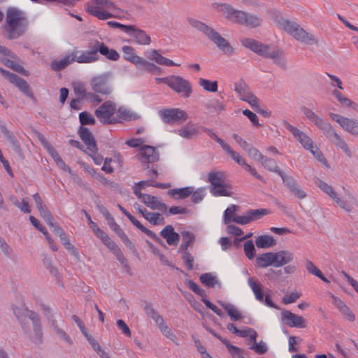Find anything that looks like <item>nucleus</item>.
I'll return each mask as SVG.
<instances>
[{
  "instance_id": "1",
  "label": "nucleus",
  "mask_w": 358,
  "mask_h": 358,
  "mask_svg": "<svg viewBox=\"0 0 358 358\" xmlns=\"http://www.w3.org/2000/svg\"><path fill=\"white\" fill-rule=\"evenodd\" d=\"M301 110L309 120L322 131L325 137L336 148L341 149L348 157H351L352 151L345 140L335 131L333 127L326 120L317 115L311 109L302 106Z\"/></svg>"
},
{
  "instance_id": "2",
  "label": "nucleus",
  "mask_w": 358,
  "mask_h": 358,
  "mask_svg": "<svg viewBox=\"0 0 358 358\" xmlns=\"http://www.w3.org/2000/svg\"><path fill=\"white\" fill-rule=\"evenodd\" d=\"M29 27V20L24 12L16 8H9L6 13V22L3 28L6 38L15 40L24 36Z\"/></svg>"
},
{
  "instance_id": "3",
  "label": "nucleus",
  "mask_w": 358,
  "mask_h": 358,
  "mask_svg": "<svg viewBox=\"0 0 358 358\" xmlns=\"http://www.w3.org/2000/svg\"><path fill=\"white\" fill-rule=\"evenodd\" d=\"M24 332L36 344L41 343L43 331L38 315L29 309L22 310V315L17 316Z\"/></svg>"
},
{
  "instance_id": "4",
  "label": "nucleus",
  "mask_w": 358,
  "mask_h": 358,
  "mask_svg": "<svg viewBox=\"0 0 358 358\" xmlns=\"http://www.w3.org/2000/svg\"><path fill=\"white\" fill-rule=\"evenodd\" d=\"M220 9L224 16L234 23L255 28L262 22V18L258 15L234 9L228 4H221Z\"/></svg>"
},
{
  "instance_id": "5",
  "label": "nucleus",
  "mask_w": 358,
  "mask_h": 358,
  "mask_svg": "<svg viewBox=\"0 0 358 358\" xmlns=\"http://www.w3.org/2000/svg\"><path fill=\"white\" fill-rule=\"evenodd\" d=\"M188 22L192 27L203 33L224 52L231 54L234 52V49L229 43L213 27L194 18H188Z\"/></svg>"
},
{
  "instance_id": "6",
  "label": "nucleus",
  "mask_w": 358,
  "mask_h": 358,
  "mask_svg": "<svg viewBox=\"0 0 358 358\" xmlns=\"http://www.w3.org/2000/svg\"><path fill=\"white\" fill-rule=\"evenodd\" d=\"M275 22L277 26L291 34L296 40L307 45L318 44L317 38L301 28L297 23L283 17L276 18Z\"/></svg>"
},
{
  "instance_id": "7",
  "label": "nucleus",
  "mask_w": 358,
  "mask_h": 358,
  "mask_svg": "<svg viewBox=\"0 0 358 358\" xmlns=\"http://www.w3.org/2000/svg\"><path fill=\"white\" fill-rule=\"evenodd\" d=\"M241 44L257 55L273 60L274 63L285 68L286 63L281 50L270 51V47L252 38H243L241 40Z\"/></svg>"
},
{
  "instance_id": "8",
  "label": "nucleus",
  "mask_w": 358,
  "mask_h": 358,
  "mask_svg": "<svg viewBox=\"0 0 358 358\" xmlns=\"http://www.w3.org/2000/svg\"><path fill=\"white\" fill-rule=\"evenodd\" d=\"M112 73L104 72L92 76L90 80L91 90L96 94L108 96L113 92Z\"/></svg>"
},
{
  "instance_id": "9",
  "label": "nucleus",
  "mask_w": 358,
  "mask_h": 358,
  "mask_svg": "<svg viewBox=\"0 0 358 358\" xmlns=\"http://www.w3.org/2000/svg\"><path fill=\"white\" fill-rule=\"evenodd\" d=\"M101 8L115 10L116 6L110 0H91L85 6L86 11L99 20H104L113 17L110 13L101 10Z\"/></svg>"
},
{
  "instance_id": "10",
  "label": "nucleus",
  "mask_w": 358,
  "mask_h": 358,
  "mask_svg": "<svg viewBox=\"0 0 358 358\" xmlns=\"http://www.w3.org/2000/svg\"><path fill=\"white\" fill-rule=\"evenodd\" d=\"M116 111V104L112 101H106L95 110L94 114L101 123L112 124L117 122L114 117Z\"/></svg>"
},
{
  "instance_id": "11",
  "label": "nucleus",
  "mask_w": 358,
  "mask_h": 358,
  "mask_svg": "<svg viewBox=\"0 0 358 358\" xmlns=\"http://www.w3.org/2000/svg\"><path fill=\"white\" fill-rule=\"evenodd\" d=\"M162 120L168 124H181L188 119L187 113L180 108H164L159 111Z\"/></svg>"
},
{
  "instance_id": "12",
  "label": "nucleus",
  "mask_w": 358,
  "mask_h": 358,
  "mask_svg": "<svg viewBox=\"0 0 358 358\" xmlns=\"http://www.w3.org/2000/svg\"><path fill=\"white\" fill-rule=\"evenodd\" d=\"M315 184L319 187L322 192L327 194L330 198H331L334 202L342 209L350 213L353 210V206L349 201L341 199L334 190L333 187L327 184L326 182L316 178Z\"/></svg>"
},
{
  "instance_id": "13",
  "label": "nucleus",
  "mask_w": 358,
  "mask_h": 358,
  "mask_svg": "<svg viewBox=\"0 0 358 358\" xmlns=\"http://www.w3.org/2000/svg\"><path fill=\"white\" fill-rule=\"evenodd\" d=\"M169 87L177 93L182 94L185 98H188L192 92V85L190 83L179 76H171Z\"/></svg>"
},
{
  "instance_id": "14",
  "label": "nucleus",
  "mask_w": 358,
  "mask_h": 358,
  "mask_svg": "<svg viewBox=\"0 0 358 358\" xmlns=\"http://www.w3.org/2000/svg\"><path fill=\"white\" fill-rule=\"evenodd\" d=\"M0 73L6 78L10 83L16 86L24 94L29 97H33V93L30 90L29 85L24 79L19 77L15 73L3 69L1 67H0Z\"/></svg>"
},
{
  "instance_id": "15",
  "label": "nucleus",
  "mask_w": 358,
  "mask_h": 358,
  "mask_svg": "<svg viewBox=\"0 0 358 358\" xmlns=\"http://www.w3.org/2000/svg\"><path fill=\"white\" fill-rule=\"evenodd\" d=\"M135 195L141 199L142 202L149 208L158 210L162 213H166L168 206L157 197L148 194H143L138 190H135Z\"/></svg>"
},
{
  "instance_id": "16",
  "label": "nucleus",
  "mask_w": 358,
  "mask_h": 358,
  "mask_svg": "<svg viewBox=\"0 0 358 358\" xmlns=\"http://www.w3.org/2000/svg\"><path fill=\"white\" fill-rule=\"evenodd\" d=\"M330 117L338 122L346 131L354 136H358V120L350 119L341 115L330 113Z\"/></svg>"
},
{
  "instance_id": "17",
  "label": "nucleus",
  "mask_w": 358,
  "mask_h": 358,
  "mask_svg": "<svg viewBox=\"0 0 358 358\" xmlns=\"http://www.w3.org/2000/svg\"><path fill=\"white\" fill-rule=\"evenodd\" d=\"M282 124L305 149L308 150L311 148H313V145L314 144L313 141L304 132L292 126L286 120H283Z\"/></svg>"
},
{
  "instance_id": "18",
  "label": "nucleus",
  "mask_w": 358,
  "mask_h": 358,
  "mask_svg": "<svg viewBox=\"0 0 358 358\" xmlns=\"http://www.w3.org/2000/svg\"><path fill=\"white\" fill-rule=\"evenodd\" d=\"M138 159L143 164L154 163L159 160V154L155 147L143 145L138 151Z\"/></svg>"
},
{
  "instance_id": "19",
  "label": "nucleus",
  "mask_w": 358,
  "mask_h": 358,
  "mask_svg": "<svg viewBox=\"0 0 358 358\" xmlns=\"http://www.w3.org/2000/svg\"><path fill=\"white\" fill-rule=\"evenodd\" d=\"M187 285L188 287L193 291L195 294L201 296H205L206 292L205 290L201 289L196 282H194L192 280H189L187 281ZM201 301L203 302V303L206 305V306L210 309L213 312H214L216 315H217L220 317H223L224 313L223 312L218 308L215 305H214L213 303H211L208 299L206 298L203 297Z\"/></svg>"
},
{
  "instance_id": "20",
  "label": "nucleus",
  "mask_w": 358,
  "mask_h": 358,
  "mask_svg": "<svg viewBox=\"0 0 358 358\" xmlns=\"http://www.w3.org/2000/svg\"><path fill=\"white\" fill-rule=\"evenodd\" d=\"M282 321L289 327L305 328L306 320L302 316L296 315L289 310H283L281 312Z\"/></svg>"
},
{
  "instance_id": "21",
  "label": "nucleus",
  "mask_w": 358,
  "mask_h": 358,
  "mask_svg": "<svg viewBox=\"0 0 358 358\" xmlns=\"http://www.w3.org/2000/svg\"><path fill=\"white\" fill-rule=\"evenodd\" d=\"M268 213L266 209H253L248 211L244 215H236L232 218V222L241 224H246L249 222L259 219L262 216Z\"/></svg>"
},
{
  "instance_id": "22",
  "label": "nucleus",
  "mask_w": 358,
  "mask_h": 358,
  "mask_svg": "<svg viewBox=\"0 0 358 358\" xmlns=\"http://www.w3.org/2000/svg\"><path fill=\"white\" fill-rule=\"evenodd\" d=\"M146 57L150 61L155 62L159 65L166 66H179L178 64L175 63L173 61L167 59L162 56L158 50L155 49H151L147 50L145 52Z\"/></svg>"
},
{
  "instance_id": "23",
  "label": "nucleus",
  "mask_w": 358,
  "mask_h": 358,
  "mask_svg": "<svg viewBox=\"0 0 358 358\" xmlns=\"http://www.w3.org/2000/svg\"><path fill=\"white\" fill-rule=\"evenodd\" d=\"M78 133L81 140L86 145L88 151H97L96 141L88 128L80 126Z\"/></svg>"
},
{
  "instance_id": "24",
  "label": "nucleus",
  "mask_w": 358,
  "mask_h": 358,
  "mask_svg": "<svg viewBox=\"0 0 358 358\" xmlns=\"http://www.w3.org/2000/svg\"><path fill=\"white\" fill-rule=\"evenodd\" d=\"M160 236L163 237L169 245H177L180 241L179 234L175 231L171 224H167L160 231Z\"/></svg>"
},
{
  "instance_id": "25",
  "label": "nucleus",
  "mask_w": 358,
  "mask_h": 358,
  "mask_svg": "<svg viewBox=\"0 0 358 358\" xmlns=\"http://www.w3.org/2000/svg\"><path fill=\"white\" fill-rule=\"evenodd\" d=\"M128 34L139 45H148L151 43V38L146 32L142 29H138L134 25H133V29H131L130 33H128Z\"/></svg>"
},
{
  "instance_id": "26",
  "label": "nucleus",
  "mask_w": 358,
  "mask_h": 358,
  "mask_svg": "<svg viewBox=\"0 0 358 358\" xmlns=\"http://www.w3.org/2000/svg\"><path fill=\"white\" fill-rule=\"evenodd\" d=\"M0 130L9 141L15 152L20 156L22 155V149L18 141L16 140L14 135L7 129L5 123L1 120H0Z\"/></svg>"
},
{
  "instance_id": "27",
  "label": "nucleus",
  "mask_w": 358,
  "mask_h": 358,
  "mask_svg": "<svg viewBox=\"0 0 358 358\" xmlns=\"http://www.w3.org/2000/svg\"><path fill=\"white\" fill-rule=\"evenodd\" d=\"M139 213L146 220L154 226L164 225L165 224L164 217L159 213L150 212L145 208L139 210Z\"/></svg>"
},
{
  "instance_id": "28",
  "label": "nucleus",
  "mask_w": 358,
  "mask_h": 358,
  "mask_svg": "<svg viewBox=\"0 0 358 358\" xmlns=\"http://www.w3.org/2000/svg\"><path fill=\"white\" fill-rule=\"evenodd\" d=\"M73 61L80 64H89L97 62L90 51L74 50L71 52Z\"/></svg>"
},
{
  "instance_id": "29",
  "label": "nucleus",
  "mask_w": 358,
  "mask_h": 358,
  "mask_svg": "<svg viewBox=\"0 0 358 358\" xmlns=\"http://www.w3.org/2000/svg\"><path fill=\"white\" fill-rule=\"evenodd\" d=\"M293 260V254L289 251L273 252V266L280 267Z\"/></svg>"
},
{
  "instance_id": "30",
  "label": "nucleus",
  "mask_w": 358,
  "mask_h": 358,
  "mask_svg": "<svg viewBox=\"0 0 358 358\" xmlns=\"http://www.w3.org/2000/svg\"><path fill=\"white\" fill-rule=\"evenodd\" d=\"M124 59L136 66L143 63V58L135 54L134 48L131 46L124 45L122 48Z\"/></svg>"
},
{
  "instance_id": "31",
  "label": "nucleus",
  "mask_w": 358,
  "mask_h": 358,
  "mask_svg": "<svg viewBox=\"0 0 358 358\" xmlns=\"http://www.w3.org/2000/svg\"><path fill=\"white\" fill-rule=\"evenodd\" d=\"M176 134L186 139H191L196 136L199 131L194 123L188 122L186 125L178 129Z\"/></svg>"
},
{
  "instance_id": "32",
  "label": "nucleus",
  "mask_w": 358,
  "mask_h": 358,
  "mask_svg": "<svg viewBox=\"0 0 358 358\" xmlns=\"http://www.w3.org/2000/svg\"><path fill=\"white\" fill-rule=\"evenodd\" d=\"M210 193L215 196H232L231 187L225 182L220 183L218 186L210 187Z\"/></svg>"
},
{
  "instance_id": "33",
  "label": "nucleus",
  "mask_w": 358,
  "mask_h": 358,
  "mask_svg": "<svg viewBox=\"0 0 358 358\" xmlns=\"http://www.w3.org/2000/svg\"><path fill=\"white\" fill-rule=\"evenodd\" d=\"M218 303L226 310L231 320L238 321L243 318L241 313L233 304L225 303L222 301H219Z\"/></svg>"
},
{
  "instance_id": "34",
  "label": "nucleus",
  "mask_w": 358,
  "mask_h": 358,
  "mask_svg": "<svg viewBox=\"0 0 358 358\" xmlns=\"http://www.w3.org/2000/svg\"><path fill=\"white\" fill-rule=\"evenodd\" d=\"M193 192V187H185L183 188H175L169 189L168 195L176 199H184L187 198Z\"/></svg>"
},
{
  "instance_id": "35",
  "label": "nucleus",
  "mask_w": 358,
  "mask_h": 358,
  "mask_svg": "<svg viewBox=\"0 0 358 358\" xmlns=\"http://www.w3.org/2000/svg\"><path fill=\"white\" fill-rule=\"evenodd\" d=\"M136 228H138L140 231H141L143 233L146 234L150 238L155 240L157 243H158L160 245H162L166 247L165 244L164 243L163 241L157 236V235L154 233L152 231L147 229L145 227H144L138 220H137L136 218L133 220L131 222Z\"/></svg>"
},
{
  "instance_id": "36",
  "label": "nucleus",
  "mask_w": 358,
  "mask_h": 358,
  "mask_svg": "<svg viewBox=\"0 0 358 358\" xmlns=\"http://www.w3.org/2000/svg\"><path fill=\"white\" fill-rule=\"evenodd\" d=\"M71 53L66 55L60 60H54L50 64L51 69L55 71H60L73 62Z\"/></svg>"
},
{
  "instance_id": "37",
  "label": "nucleus",
  "mask_w": 358,
  "mask_h": 358,
  "mask_svg": "<svg viewBox=\"0 0 358 358\" xmlns=\"http://www.w3.org/2000/svg\"><path fill=\"white\" fill-rule=\"evenodd\" d=\"M262 165L269 171L276 173L277 174H282V171L278 168L275 160L268 158L266 156L262 157L259 162Z\"/></svg>"
},
{
  "instance_id": "38",
  "label": "nucleus",
  "mask_w": 358,
  "mask_h": 358,
  "mask_svg": "<svg viewBox=\"0 0 358 358\" xmlns=\"http://www.w3.org/2000/svg\"><path fill=\"white\" fill-rule=\"evenodd\" d=\"M255 244L259 248H268L276 244L275 239L268 235H262L257 237Z\"/></svg>"
},
{
  "instance_id": "39",
  "label": "nucleus",
  "mask_w": 358,
  "mask_h": 358,
  "mask_svg": "<svg viewBox=\"0 0 358 358\" xmlns=\"http://www.w3.org/2000/svg\"><path fill=\"white\" fill-rule=\"evenodd\" d=\"M201 282L207 287L211 288L215 285L220 287V282L215 275L211 273H206L201 275L200 278Z\"/></svg>"
},
{
  "instance_id": "40",
  "label": "nucleus",
  "mask_w": 358,
  "mask_h": 358,
  "mask_svg": "<svg viewBox=\"0 0 358 358\" xmlns=\"http://www.w3.org/2000/svg\"><path fill=\"white\" fill-rule=\"evenodd\" d=\"M256 264L260 268L273 266V252L264 253L256 258Z\"/></svg>"
},
{
  "instance_id": "41",
  "label": "nucleus",
  "mask_w": 358,
  "mask_h": 358,
  "mask_svg": "<svg viewBox=\"0 0 358 358\" xmlns=\"http://www.w3.org/2000/svg\"><path fill=\"white\" fill-rule=\"evenodd\" d=\"M73 89L75 95L78 99H86L90 92L87 91L86 85L83 82L73 83Z\"/></svg>"
},
{
  "instance_id": "42",
  "label": "nucleus",
  "mask_w": 358,
  "mask_h": 358,
  "mask_svg": "<svg viewBox=\"0 0 358 358\" xmlns=\"http://www.w3.org/2000/svg\"><path fill=\"white\" fill-rule=\"evenodd\" d=\"M248 283L249 287L252 290L256 299L260 302H263L264 301V293L262 290L261 285L257 281H255L252 278H248Z\"/></svg>"
},
{
  "instance_id": "43",
  "label": "nucleus",
  "mask_w": 358,
  "mask_h": 358,
  "mask_svg": "<svg viewBox=\"0 0 358 358\" xmlns=\"http://www.w3.org/2000/svg\"><path fill=\"white\" fill-rule=\"evenodd\" d=\"M208 180L210 187H216L220 183L225 182V176L222 172L211 171L208 174Z\"/></svg>"
},
{
  "instance_id": "44",
  "label": "nucleus",
  "mask_w": 358,
  "mask_h": 358,
  "mask_svg": "<svg viewBox=\"0 0 358 358\" xmlns=\"http://www.w3.org/2000/svg\"><path fill=\"white\" fill-rule=\"evenodd\" d=\"M182 243L180 245V251H186L187 248L193 244L195 237L189 231H183L181 232Z\"/></svg>"
},
{
  "instance_id": "45",
  "label": "nucleus",
  "mask_w": 358,
  "mask_h": 358,
  "mask_svg": "<svg viewBox=\"0 0 358 358\" xmlns=\"http://www.w3.org/2000/svg\"><path fill=\"white\" fill-rule=\"evenodd\" d=\"M145 312L148 317H151L155 322L158 327L164 323V320L162 315H160L159 313L153 308L152 305H146L145 307Z\"/></svg>"
},
{
  "instance_id": "46",
  "label": "nucleus",
  "mask_w": 358,
  "mask_h": 358,
  "mask_svg": "<svg viewBox=\"0 0 358 358\" xmlns=\"http://www.w3.org/2000/svg\"><path fill=\"white\" fill-rule=\"evenodd\" d=\"M51 325L53 328L54 332L60 339L63 340L69 345H72L73 341L71 337L65 332L64 330L58 327L57 322L55 320L51 321Z\"/></svg>"
},
{
  "instance_id": "47",
  "label": "nucleus",
  "mask_w": 358,
  "mask_h": 358,
  "mask_svg": "<svg viewBox=\"0 0 358 358\" xmlns=\"http://www.w3.org/2000/svg\"><path fill=\"white\" fill-rule=\"evenodd\" d=\"M100 54L103 55L106 59L112 61H117L120 58V54L114 49H110L104 43L101 46Z\"/></svg>"
},
{
  "instance_id": "48",
  "label": "nucleus",
  "mask_w": 358,
  "mask_h": 358,
  "mask_svg": "<svg viewBox=\"0 0 358 358\" xmlns=\"http://www.w3.org/2000/svg\"><path fill=\"white\" fill-rule=\"evenodd\" d=\"M205 107L207 110L220 113L225 109L224 105L218 99H214L206 103Z\"/></svg>"
},
{
  "instance_id": "49",
  "label": "nucleus",
  "mask_w": 358,
  "mask_h": 358,
  "mask_svg": "<svg viewBox=\"0 0 358 358\" xmlns=\"http://www.w3.org/2000/svg\"><path fill=\"white\" fill-rule=\"evenodd\" d=\"M240 99L248 103L253 108H259V100L250 90L243 94Z\"/></svg>"
},
{
  "instance_id": "50",
  "label": "nucleus",
  "mask_w": 358,
  "mask_h": 358,
  "mask_svg": "<svg viewBox=\"0 0 358 358\" xmlns=\"http://www.w3.org/2000/svg\"><path fill=\"white\" fill-rule=\"evenodd\" d=\"M199 84L207 92H216L217 91V82L210 81L205 78H200L199 80Z\"/></svg>"
},
{
  "instance_id": "51",
  "label": "nucleus",
  "mask_w": 358,
  "mask_h": 358,
  "mask_svg": "<svg viewBox=\"0 0 358 358\" xmlns=\"http://www.w3.org/2000/svg\"><path fill=\"white\" fill-rule=\"evenodd\" d=\"M103 43L97 40H92L89 42L88 51L90 52L91 54L98 61L99 59V56L98 52H101V46H103Z\"/></svg>"
},
{
  "instance_id": "52",
  "label": "nucleus",
  "mask_w": 358,
  "mask_h": 358,
  "mask_svg": "<svg viewBox=\"0 0 358 358\" xmlns=\"http://www.w3.org/2000/svg\"><path fill=\"white\" fill-rule=\"evenodd\" d=\"M230 157L239 165L243 166L245 164V160L243 157H242L239 153L234 151L231 147L227 144L222 148Z\"/></svg>"
},
{
  "instance_id": "53",
  "label": "nucleus",
  "mask_w": 358,
  "mask_h": 358,
  "mask_svg": "<svg viewBox=\"0 0 358 358\" xmlns=\"http://www.w3.org/2000/svg\"><path fill=\"white\" fill-rule=\"evenodd\" d=\"M3 63L8 68H10L13 71L22 73L25 76L27 75L26 71L24 70V67L21 64L15 62V61L6 59L3 60Z\"/></svg>"
},
{
  "instance_id": "54",
  "label": "nucleus",
  "mask_w": 358,
  "mask_h": 358,
  "mask_svg": "<svg viewBox=\"0 0 358 358\" xmlns=\"http://www.w3.org/2000/svg\"><path fill=\"white\" fill-rule=\"evenodd\" d=\"M159 329H160L161 332L164 336L170 339L176 345H178L176 336L171 331V329L166 324L165 322L162 324L161 326H159Z\"/></svg>"
},
{
  "instance_id": "55",
  "label": "nucleus",
  "mask_w": 358,
  "mask_h": 358,
  "mask_svg": "<svg viewBox=\"0 0 358 358\" xmlns=\"http://www.w3.org/2000/svg\"><path fill=\"white\" fill-rule=\"evenodd\" d=\"M79 120L82 125H94L96 123L95 119L87 111L79 114Z\"/></svg>"
},
{
  "instance_id": "56",
  "label": "nucleus",
  "mask_w": 358,
  "mask_h": 358,
  "mask_svg": "<svg viewBox=\"0 0 358 358\" xmlns=\"http://www.w3.org/2000/svg\"><path fill=\"white\" fill-rule=\"evenodd\" d=\"M205 190L206 189L204 187H200L196 190H194V188L193 187V192L191 194L192 201L194 203H198L201 202L206 196Z\"/></svg>"
},
{
  "instance_id": "57",
  "label": "nucleus",
  "mask_w": 358,
  "mask_h": 358,
  "mask_svg": "<svg viewBox=\"0 0 358 358\" xmlns=\"http://www.w3.org/2000/svg\"><path fill=\"white\" fill-rule=\"evenodd\" d=\"M114 255L116 257L117 259L120 263L122 266L125 269V271L128 274L131 275V268L129 265L128 261L126 259V257L124 256V255L122 254L121 250H117V252H116L114 254Z\"/></svg>"
},
{
  "instance_id": "58",
  "label": "nucleus",
  "mask_w": 358,
  "mask_h": 358,
  "mask_svg": "<svg viewBox=\"0 0 358 358\" xmlns=\"http://www.w3.org/2000/svg\"><path fill=\"white\" fill-rule=\"evenodd\" d=\"M223 343L226 345L233 358H244L240 348L231 345L229 341H223Z\"/></svg>"
},
{
  "instance_id": "59",
  "label": "nucleus",
  "mask_w": 358,
  "mask_h": 358,
  "mask_svg": "<svg viewBox=\"0 0 358 358\" xmlns=\"http://www.w3.org/2000/svg\"><path fill=\"white\" fill-rule=\"evenodd\" d=\"M244 252L249 259H252L255 255V248L252 241H248L244 243Z\"/></svg>"
},
{
  "instance_id": "60",
  "label": "nucleus",
  "mask_w": 358,
  "mask_h": 358,
  "mask_svg": "<svg viewBox=\"0 0 358 358\" xmlns=\"http://www.w3.org/2000/svg\"><path fill=\"white\" fill-rule=\"evenodd\" d=\"M245 151L250 157L257 162H260L264 157V155L256 148L253 147L250 144L249 145V147L246 148Z\"/></svg>"
},
{
  "instance_id": "61",
  "label": "nucleus",
  "mask_w": 358,
  "mask_h": 358,
  "mask_svg": "<svg viewBox=\"0 0 358 358\" xmlns=\"http://www.w3.org/2000/svg\"><path fill=\"white\" fill-rule=\"evenodd\" d=\"M237 210V206L234 204L230 205L224 211V222L225 224L232 221V218L234 217V214Z\"/></svg>"
},
{
  "instance_id": "62",
  "label": "nucleus",
  "mask_w": 358,
  "mask_h": 358,
  "mask_svg": "<svg viewBox=\"0 0 358 358\" xmlns=\"http://www.w3.org/2000/svg\"><path fill=\"white\" fill-rule=\"evenodd\" d=\"M203 131L208 134V136L212 139L215 140L217 143H218L222 148H223L227 143H225L222 138L218 137L216 134L213 131V129L207 127H202Z\"/></svg>"
},
{
  "instance_id": "63",
  "label": "nucleus",
  "mask_w": 358,
  "mask_h": 358,
  "mask_svg": "<svg viewBox=\"0 0 358 358\" xmlns=\"http://www.w3.org/2000/svg\"><path fill=\"white\" fill-rule=\"evenodd\" d=\"M250 348L259 355H264L268 350L267 345L264 341L254 343Z\"/></svg>"
},
{
  "instance_id": "64",
  "label": "nucleus",
  "mask_w": 358,
  "mask_h": 358,
  "mask_svg": "<svg viewBox=\"0 0 358 358\" xmlns=\"http://www.w3.org/2000/svg\"><path fill=\"white\" fill-rule=\"evenodd\" d=\"M248 90V85L242 80L234 84V91L238 94L239 98Z\"/></svg>"
}]
</instances>
